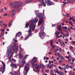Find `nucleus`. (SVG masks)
<instances>
[{
    "label": "nucleus",
    "instance_id": "nucleus-1",
    "mask_svg": "<svg viewBox=\"0 0 75 75\" xmlns=\"http://www.w3.org/2000/svg\"><path fill=\"white\" fill-rule=\"evenodd\" d=\"M44 26H41L40 28V31L39 33V35L41 38V39H42V38L44 37L45 35V33L44 32H43V31H44Z\"/></svg>",
    "mask_w": 75,
    "mask_h": 75
},
{
    "label": "nucleus",
    "instance_id": "nucleus-2",
    "mask_svg": "<svg viewBox=\"0 0 75 75\" xmlns=\"http://www.w3.org/2000/svg\"><path fill=\"white\" fill-rule=\"evenodd\" d=\"M19 4L18 5L17 4L14 5V3H12L10 4V6H12L13 8H20L21 7H22V2L21 1L19 2Z\"/></svg>",
    "mask_w": 75,
    "mask_h": 75
},
{
    "label": "nucleus",
    "instance_id": "nucleus-3",
    "mask_svg": "<svg viewBox=\"0 0 75 75\" xmlns=\"http://www.w3.org/2000/svg\"><path fill=\"white\" fill-rule=\"evenodd\" d=\"M30 69V64L28 63L25 65L24 67L23 75H27L28 71Z\"/></svg>",
    "mask_w": 75,
    "mask_h": 75
},
{
    "label": "nucleus",
    "instance_id": "nucleus-4",
    "mask_svg": "<svg viewBox=\"0 0 75 75\" xmlns=\"http://www.w3.org/2000/svg\"><path fill=\"white\" fill-rule=\"evenodd\" d=\"M40 15L38 16L39 18L40 19L38 22V25H40L42 24V23L44 22V21L43 20V17H42V14L40 13Z\"/></svg>",
    "mask_w": 75,
    "mask_h": 75
},
{
    "label": "nucleus",
    "instance_id": "nucleus-5",
    "mask_svg": "<svg viewBox=\"0 0 75 75\" xmlns=\"http://www.w3.org/2000/svg\"><path fill=\"white\" fill-rule=\"evenodd\" d=\"M29 28L30 30H28V33H31V30H32L33 31L34 30H35V25H34L33 24H31L29 26Z\"/></svg>",
    "mask_w": 75,
    "mask_h": 75
},
{
    "label": "nucleus",
    "instance_id": "nucleus-6",
    "mask_svg": "<svg viewBox=\"0 0 75 75\" xmlns=\"http://www.w3.org/2000/svg\"><path fill=\"white\" fill-rule=\"evenodd\" d=\"M32 65H33V66H35V69H33V71H35V72H39V71H40V69L38 67V65L37 64L34 65L33 64Z\"/></svg>",
    "mask_w": 75,
    "mask_h": 75
},
{
    "label": "nucleus",
    "instance_id": "nucleus-7",
    "mask_svg": "<svg viewBox=\"0 0 75 75\" xmlns=\"http://www.w3.org/2000/svg\"><path fill=\"white\" fill-rule=\"evenodd\" d=\"M6 53L8 54V57H9V56H10V57H11V48H10V47H8Z\"/></svg>",
    "mask_w": 75,
    "mask_h": 75
},
{
    "label": "nucleus",
    "instance_id": "nucleus-8",
    "mask_svg": "<svg viewBox=\"0 0 75 75\" xmlns=\"http://www.w3.org/2000/svg\"><path fill=\"white\" fill-rule=\"evenodd\" d=\"M26 62L25 60L21 62V63H18V66H19V68H21V67H23V65H25L26 63Z\"/></svg>",
    "mask_w": 75,
    "mask_h": 75
},
{
    "label": "nucleus",
    "instance_id": "nucleus-9",
    "mask_svg": "<svg viewBox=\"0 0 75 75\" xmlns=\"http://www.w3.org/2000/svg\"><path fill=\"white\" fill-rule=\"evenodd\" d=\"M37 59V57H35L33 58L32 60L31 61V63L32 65H33L34 63H35L36 62Z\"/></svg>",
    "mask_w": 75,
    "mask_h": 75
},
{
    "label": "nucleus",
    "instance_id": "nucleus-10",
    "mask_svg": "<svg viewBox=\"0 0 75 75\" xmlns=\"http://www.w3.org/2000/svg\"><path fill=\"white\" fill-rule=\"evenodd\" d=\"M45 1L47 6H51L52 4V2L50 0H45Z\"/></svg>",
    "mask_w": 75,
    "mask_h": 75
},
{
    "label": "nucleus",
    "instance_id": "nucleus-11",
    "mask_svg": "<svg viewBox=\"0 0 75 75\" xmlns=\"http://www.w3.org/2000/svg\"><path fill=\"white\" fill-rule=\"evenodd\" d=\"M38 21V18H35L33 19L31 21V22L32 23H37V21Z\"/></svg>",
    "mask_w": 75,
    "mask_h": 75
},
{
    "label": "nucleus",
    "instance_id": "nucleus-12",
    "mask_svg": "<svg viewBox=\"0 0 75 75\" xmlns=\"http://www.w3.org/2000/svg\"><path fill=\"white\" fill-rule=\"evenodd\" d=\"M10 66L12 67L14 69H15L17 68V66L16 64H13V63H11V64Z\"/></svg>",
    "mask_w": 75,
    "mask_h": 75
},
{
    "label": "nucleus",
    "instance_id": "nucleus-13",
    "mask_svg": "<svg viewBox=\"0 0 75 75\" xmlns=\"http://www.w3.org/2000/svg\"><path fill=\"white\" fill-rule=\"evenodd\" d=\"M14 52L15 53H16L18 51V47L16 46L13 49Z\"/></svg>",
    "mask_w": 75,
    "mask_h": 75
},
{
    "label": "nucleus",
    "instance_id": "nucleus-14",
    "mask_svg": "<svg viewBox=\"0 0 75 75\" xmlns=\"http://www.w3.org/2000/svg\"><path fill=\"white\" fill-rule=\"evenodd\" d=\"M21 32H19L18 33H17L16 35V37H20L21 36Z\"/></svg>",
    "mask_w": 75,
    "mask_h": 75
},
{
    "label": "nucleus",
    "instance_id": "nucleus-15",
    "mask_svg": "<svg viewBox=\"0 0 75 75\" xmlns=\"http://www.w3.org/2000/svg\"><path fill=\"white\" fill-rule=\"evenodd\" d=\"M12 14H11V17H13L14 15V12H16V9H14V10H12Z\"/></svg>",
    "mask_w": 75,
    "mask_h": 75
},
{
    "label": "nucleus",
    "instance_id": "nucleus-16",
    "mask_svg": "<svg viewBox=\"0 0 75 75\" xmlns=\"http://www.w3.org/2000/svg\"><path fill=\"white\" fill-rule=\"evenodd\" d=\"M55 34H56V37H58V35L60 34V32H59V31H57L55 33Z\"/></svg>",
    "mask_w": 75,
    "mask_h": 75
},
{
    "label": "nucleus",
    "instance_id": "nucleus-17",
    "mask_svg": "<svg viewBox=\"0 0 75 75\" xmlns=\"http://www.w3.org/2000/svg\"><path fill=\"white\" fill-rule=\"evenodd\" d=\"M1 62L3 65V69H4L5 68H6V64H4V62L3 61H1Z\"/></svg>",
    "mask_w": 75,
    "mask_h": 75
},
{
    "label": "nucleus",
    "instance_id": "nucleus-18",
    "mask_svg": "<svg viewBox=\"0 0 75 75\" xmlns=\"http://www.w3.org/2000/svg\"><path fill=\"white\" fill-rule=\"evenodd\" d=\"M11 75H17V72L15 71H13L12 72H11Z\"/></svg>",
    "mask_w": 75,
    "mask_h": 75
},
{
    "label": "nucleus",
    "instance_id": "nucleus-19",
    "mask_svg": "<svg viewBox=\"0 0 75 75\" xmlns=\"http://www.w3.org/2000/svg\"><path fill=\"white\" fill-rule=\"evenodd\" d=\"M57 28L59 31H62V27H60V26H57Z\"/></svg>",
    "mask_w": 75,
    "mask_h": 75
},
{
    "label": "nucleus",
    "instance_id": "nucleus-20",
    "mask_svg": "<svg viewBox=\"0 0 75 75\" xmlns=\"http://www.w3.org/2000/svg\"><path fill=\"white\" fill-rule=\"evenodd\" d=\"M19 58H23V55L20 54V53H19Z\"/></svg>",
    "mask_w": 75,
    "mask_h": 75
},
{
    "label": "nucleus",
    "instance_id": "nucleus-21",
    "mask_svg": "<svg viewBox=\"0 0 75 75\" xmlns=\"http://www.w3.org/2000/svg\"><path fill=\"white\" fill-rule=\"evenodd\" d=\"M65 67L66 69H69V66L68 64H67L65 66Z\"/></svg>",
    "mask_w": 75,
    "mask_h": 75
},
{
    "label": "nucleus",
    "instance_id": "nucleus-22",
    "mask_svg": "<svg viewBox=\"0 0 75 75\" xmlns=\"http://www.w3.org/2000/svg\"><path fill=\"white\" fill-rule=\"evenodd\" d=\"M28 25H29V23L28 22L27 23H26L25 28L26 27V28H28Z\"/></svg>",
    "mask_w": 75,
    "mask_h": 75
},
{
    "label": "nucleus",
    "instance_id": "nucleus-23",
    "mask_svg": "<svg viewBox=\"0 0 75 75\" xmlns=\"http://www.w3.org/2000/svg\"><path fill=\"white\" fill-rule=\"evenodd\" d=\"M54 72H55V73H56H56H57V74H58L59 73V71H58V70H56V69H54Z\"/></svg>",
    "mask_w": 75,
    "mask_h": 75
},
{
    "label": "nucleus",
    "instance_id": "nucleus-24",
    "mask_svg": "<svg viewBox=\"0 0 75 75\" xmlns=\"http://www.w3.org/2000/svg\"><path fill=\"white\" fill-rule=\"evenodd\" d=\"M28 56V55H27V54L25 55H24V59H26V58H27V57Z\"/></svg>",
    "mask_w": 75,
    "mask_h": 75
},
{
    "label": "nucleus",
    "instance_id": "nucleus-25",
    "mask_svg": "<svg viewBox=\"0 0 75 75\" xmlns=\"http://www.w3.org/2000/svg\"><path fill=\"white\" fill-rule=\"evenodd\" d=\"M19 48L21 51H23V49H22V48L21 47V45H20L19 46Z\"/></svg>",
    "mask_w": 75,
    "mask_h": 75
},
{
    "label": "nucleus",
    "instance_id": "nucleus-26",
    "mask_svg": "<svg viewBox=\"0 0 75 75\" xmlns=\"http://www.w3.org/2000/svg\"><path fill=\"white\" fill-rule=\"evenodd\" d=\"M73 46H70V50H71V51H72V50H73Z\"/></svg>",
    "mask_w": 75,
    "mask_h": 75
},
{
    "label": "nucleus",
    "instance_id": "nucleus-27",
    "mask_svg": "<svg viewBox=\"0 0 75 75\" xmlns=\"http://www.w3.org/2000/svg\"><path fill=\"white\" fill-rule=\"evenodd\" d=\"M58 74H59V75H62L63 74L62 73V72H61L59 71V73H58Z\"/></svg>",
    "mask_w": 75,
    "mask_h": 75
},
{
    "label": "nucleus",
    "instance_id": "nucleus-28",
    "mask_svg": "<svg viewBox=\"0 0 75 75\" xmlns=\"http://www.w3.org/2000/svg\"><path fill=\"white\" fill-rule=\"evenodd\" d=\"M53 42V40H51L50 42V44L52 45V43Z\"/></svg>",
    "mask_w": 75,
    "mask_h": 75
},
{
    "label": "nucleus",
    "instance_id": "nucleus-29",
    "mask_svg": "<svg viewBox=\"0 0 75 75\" xmlns=\"http://www.w3.org/2000/svg\"><path fill=\"white\" fill-rule=\"evenodd\" d=\"M13 41L14 43H15V42H16L17 41V40H15V39H13Z\"/></svg>",
    "mask_w": 75,
    "mask_h": 75
},
{
    "label": "nucleus",
    "instance_id": "nucleus-30",
    "mask_svg": "<svg viewBox=\"0 0 75 75\" xmlns=\"http://www.w3.org/2000/svg\"><path fill=\"white\" fill-rule=\"evenodd\" d=\"M70 74H71V75H74V72L72 71H70Z\"/></svg>",
    "mask_w": 75,
    "mask_h": 75
},
{
    "label": "nucleus",
    "instance_id": "nucleus-31",
    "mask_svg": "<svg viewBox=\"0 0 75 75\" xmlns=\"http://www.w3.org/2000/svg\"><path fill=\"white\" fill-rule=\"evenodd\" d=\"M4 32H3V33H1V36H3V35H4Z\"/></svg>",
    "mask_w": 75,
    "mask_h": 75
},
{
    "label": "nucleus",
    "instance_id": "nucleus-32",
    "mask_svg": "<svg viewBox=\"0 0 75 75\" xmlns=\"http://www.w3.org/2000/svg\"><path fill=\"white\" fill-rule=\"evenodd\" d=\"M0 12H1L2 13H3V12H4V10L3 8L0 10Z\"/></svg>",
    "mask_w": 75,
    "mask_h": 75
},
{
    "label": "nucleus",
    "instance_id": "nucleus-33",
    "mask_svg": "<svg viewBox=\"0 0 75 75\" xmlns=\"http://www.w3.org/2000/svg\"><path fill=\"white\" fill-rule=\"evenodd\" d=\"M1 31H2V33H4V29H1Z\"/></svg>",
    "mask_w": 75,
    "mask_h": 75
},
{
    "label": "nucleus",
    "instance_id": "nucleus-34",
    "mask_svg": "<svg viewBox=\"0 0 75 75\" xmlns=\"http://www.w3.org/2000/svg\"><path fill=\"white\" fill-rule=\"evenodd\" d=\"M5 72V69H3V71L2 72V74H3V73Z\"/></svg>",
    "mask_w": 75,
    "mask_h": 75
},
{
    "label": "nucleus",
    "instance_id": "nucleus-35",
    "mask_svg": "<svg viewBox=\"0 0 75 75\" xmlns=\"http://www.w3.org/2000/svg\"><path fill=\"white\" fill-rule=\"evenodd\" d=\"M8 25L9 26H11V25H12V23L11 22H10L9 23Z\"/></svg>",
    "mask_w": 75,
    "mask_h": 75
},
{
    "label": "nucleus",
    "instance_id": "nucleus-36",
    "mask_svg": "<svg viewBox=\"0 0 75 75\" xmlns=\"http://www.w3.org/2000/svg\"><path fill=\"white\" fill-rule=\"evenodd\" d=\"M38 65L40 67H42V65L41 64H39Z\"/></svg>",
    "mask_w": 75,
    "mask_h": 75
},
{
    "label": "nucleus",
    "instance_id": "nucleus-37",
    "mask_svg": "<svg viewBox=\"0 0 75 75\" xmlns=\"http://www.w3.org/2000/svg\"><path fill=\"white\" fill-rule=\"evenodd\" d=\"M72 44H75V41H72L71 42Z\"/></svg>",
    "mask_w": 75,
    "mask_h": 75
},
{
    "label": "nucleus",
    "instance_id": "nucleus-38",
    "mask_svg": "<svg viewBox=\"0 0 75 75\" xmlns=\"http://www.w3.org/2000/svg\"><path fill=\"white\" fill-rule=\"evenodd\" d=\"M66 15L67 17H70V15L68 13H67L66 14Z\"/></svg>",
    "mask_w": 75,
    "mask_h": 75
},
{
    "label": "nucleus",
    "instance_id": "nucleus-39",
    "mask_svg": "<svg viewBox=\"0 0 75 75\" xmlns=\"http://www.w3.org/2000/svg\"><path fill=\"white\" fill-rule=\"evenodd\" d=\"M32 36V34L31 33H30V34H29L28 37H31V36Z\"/></svg>",
    "mask_w": 75,
    "mask_h": 75
},
{
    "label": "nucleus",
    "instance_id": "nucleus-40",
    "mask_svg": "<svg viewBox=\"0 0 75 75\" xmlns=\"http://www.w3.org/2000/svg\"><path fill=\"white\" fill-rule=\"evenodd\" d=\"M45 72H47V73H48V72H49V70H45Z\"/></svg>",
    "mask_w": 75,
    "mask_h": 75
},
{
    "label": "nucleus",
    "instance_id": "nucleus-41",
    "mask_svg": "<svg viewBox=\"0 0 75 75\" xmlns=\"http://www.w3.org/2000/svg\"><path fill=\"white\" fill-rule=\"evenodd\" d=\"M63 29H64V30H66V29H67V27H63Z\"/></svg>",
    "mask_w": 75,
    "mask_h": 75
},
{
    "label": "nucleus",
    "instance_id": "nucleus-42",
    "mask_svg": "<svg viewBox=\"0 0 75 75\" xmlns=\"http://www.w3.org/2000/svg\"><path fill=\"white\" fill-rule=\"evenodd\" d=\"M74 66H73V65H71V66H70V68H71V69H73V68H72V67H73Z\"/></svg>",
    "mask_w": 75,
    "mask_h": 75
},
{
    "label": "nucleus",
    "instance_id": "nucleus-43",
    "mask_svg": "<svg viewBox=\"0 0 75 75\" xmlns=\"http://www.w3.org/2000/svg\"><path fill=\"white\" fill-rule=\"evenodd\" d=\"M59 52H62V49H61V48H59Z\"/></svg>",
    "mask_w": 75,
    "mask_h": 75
},
{
    "label": "nucleus",
    "instance_id": "nucleus-44",
    "mask_svg": "<svg viewBox=\"0 0 75 75\" xmlns=\"http://www.w3.org/2000/svg\"><path fill=\"white\" fill-rule=\"evenodd\" d=\"M12 60L13 61H14V62H16V60L14 59H12Z\"/></svg>",
    "mask_w": 75,
    "mask_h": 75
},
{
    "label": "nucleus",
    "instance_id": "nucleus-45",
    "mask_svg": "<svg viewBox=\"0 0 75 75\" xmlns=\"http://www.w3.org/2000/svg\"><path fill=\"white\" fill-rule=\"evenodd\" d=\"M28 38V36H26L25 38V39H24V40H26V39H27V38Z\"/></svg>",
    "mask_w": 75,
    "mask_h": 75
},
{
    "label": "nucleus",
    "instance_id": "nucleus-46",
    "mask_svg": "<svg viewBox=\"0 0 75 75\" xmlns=\"http://www.w3.org/2000/svg\"><path fill=\"white\" fill-rule=\"evenodd\" d=\"M59 69H60V70H61L62 71V69H61L62 68L60 66H59Z\"/></svg>",
    "mask_w": 75,
    "mask_h": 75
},
{
    "label": "nucleus",
    "instance_id": "nucleus-47",
    "mask_svg": "<svg viewBox=\"0 0 75 75\" xmlns=\"http://www.w3.org/2000/svg\"><path fill=\"white\" fill-rule=\"evenodd\" d=\"M68 59V61H71V58Z\"/></svg>",
    "mask_w": 75,
    "mask_h": 75
},
{
    "label": "nucleus",
    "instance_id": "nucleus-48",
    "mask_svg": "<svg viewBox=\"0 0 75 75\" xmlns=\"http://www.w3.org/2000/svg\"><path fill=\"white\" fill-rule=\"evenodd\" d=\"M42 67H43V68H45V65H42Z\"/></svg>",
    "mask_w": 75,
    "mask_h": 75
},
{
    "label": "nucleus",
    "instance_id": "nucleus-49",
    "mask_svg": "<svg viewBox=\"0 0 75 75\" xmlns=\"http://www.w3.org/2000/svg\"><path fill=\"white\" fill-rule=\"evenodd\" d=\"M7 16V13H5L4 14V16Z\"/></svg>",
    "mask_w": 75,
    "mask_h": 75
},
{
    "label": "nucleus",
    "instance_id": "nucleus-50",
    "mask_svg": "<svg viewBox=\"0 0 75 75\" xmlns=\"http://www.w3.org/2000/svg\"><path fill=\"white\" fill-rule=\"evenodd\" d=\"M61 59H64V57H63V56H62L61 57Z\"/></svg>",
    "mask_w": 75,
    "mask_h": 75
},
{
    "label": "nucleus",
    "instance_id": "nucleus-51",
    "mask_svg": "<svg viewBox=\"0 0 75 75\" xmlns=\"http://www.w3.org/2000/svg\"><path fill=\"white\" fill-rule=\"evenodd\" d=\"M56 25V24H54L53 25H52V27H55Z\"/></svg>",
    "mask_w": 75,
    "mask_h": 75
},
{
    "label": "nucleus",
    "instance_id": "nucleus-52",
    "mask_svg": "<svg viewBox=\"0 0 75 75\" xmlns=\"http://www.w3.org/2000/svg\"><path fill=\"white\" fill-rule=\"evenodd\" d=\"M70 29H74V28L72 27H70Z\"/></svg>",
    "mask_w": 75,
    "mask_h": 75
},
{
    "label": "nucleus",
    "instance_id": "nucleus-53",
    "mask_svg": "<svg viewBox=\"0 0 75 75\" xmlns=\"http://www.w3.org/2000/svg\"><path fill=\"white\" fill-rule=\"evenodd\" d=\"M69 24L71 25V24H72V22L71 21H70L69 22Z\"/></svg>",
    "mask_w": 75,
    "mask_h": 75
},
{
    "label": "nucleus",
    "instance_id": "nucleus-54",
    "mask_svg": "<svg viewBox=\"0 0 75 75\" xmlns=\"http://www.w3.org/2000/svg\"><path fill=\"white\" fill-rule=\"evenodd\" d=\"M47 68H49V67H50V65L49 64H47Z\"/></svg>",
    "mask_w": 75,
    "mask_h": 75
},
{
    "label": "nucleus",
    "instance_id": "nucleus-55",
    "mask_svg": "<svg viewBox=\"0 0 75 75\" xmlns=\"http://www.w3.org/2000/svg\"><path fill=\"white\" fill-rule=\"evenodd\" d=\"M33 1V0H30V1H29L28 2V3H31V1Z\"/></svg>",
    "mask_w": 75,
    "mask_h": 75
},
{
    "label": "nucleus",
    "instance_id": "nucleus-56",
    "mask_svg": "<svg viewBox=\"0 0 75 75\" xmlns=\"http://www.w3.org/2000/svg\"><path fill=\"white\" fill-rule=\"evenodd\" d=\"M67 30H68V31H71L70 29H69V28H67Z\"/></svg>",
    "mask_w": 75,
    "mask_h": 75
},
{
    "label": "nucleus",
    "instance_id": "nucleus-57",
    "mask_svg": "<svg viewBox=\"0 0 75 75\" xmlns=\"http://www.w3.org/2000/svg\"><path fill=\"white\" fill-rule=\"evenodd\" d=\"M46 60H48V59H49V58L48 57H46Z\"/></svg>",
    "mask_w": 75,
    "mask_h": 75
},
{
    "label": "nucleus",
    "instance_id": "nucleus-58",
    "mask_svg": "<svg viewBox=\"0 0 75 75\" xmlns=\"http://www.w3.org/2000/svg\"><path fill=\"white\" fill-rule=\"evenodd\" d=\"M16 45H17L16 43H14V44H13V46L14 47H15V46H16Z\"/></svg>",
    "mask_w": 75,
    "mask_h": 75
},
{
    "label": "nucleus",
    "instance_id": "nucleus-59",
    "mask_svg": "<svg viewBox=\"0 0 75 75\" xmlns=\"http://www.w3.org/2000/svg\"><path fill=\"white\" fill-rule=\"evenodd\" d=\"M62 35H60V36H58V37H59V38H60V37H62Z\"/></svg>",
    "mask_w": 75,
    "mask_h": 75
},
{
    "label": "nucleus",
    "instance_id": "nucleus-60",
    "mask_svg": "<svg viewBox=\"0 0 75 75\" xmlns=\"http://www.w3.org/2000/svg\"><path fill=\"white\" fill-rule=\"evenodd\" d=\"M43 4V2H42L41 4H40L39 6H42V5Z\"/></svg>",
    "mask_w": 75,
    "mask_h": 75
},
{
    "label": "nucleus",
    "instance_id": "nucleus-61",
    "mask_svg": "<svg viewBox=\"0 0 75 75\" xmlns=\"http://www.w3.org/2000/svg\"><path fill=\"white\" fill-rule=\"evenodd\" d=\"M43 4L44 6H45H45H46V4H44V3H43Z\"/></svg>",
    "mask_w": 75,
    "mask_h": 75
},
{
    "label": "nucleus",
    "instance_id": "nucleus-62",
    "mask_svg": "<svg viewBox=\"0 0 75 75\" xmlns=\"http://www.w3.org/2000/svg\"><path fill=\"white\" fill-rule=\"evenodd\" d=\"M72 20L74 21V22H75V19H73Z\"/></svg>",
    "mask_w": 75,
    "mask_h": 75
},
{
    "label": "nucleus",
    "instance_id": "nucleus-63",
    "mask_svg": "<svg viewBox=\"0 0 75 75\" xmlns=\"http://www.w3.org/2000/svg\"><path fill=\"white\" fill-rule=\"evenodd\" d=\"M72 19V17H71L69 18V20H71Z\"/></svg>",
    "mask_w": 75,
    "mask_h": 75
},
{
    "label": "nucleus",
    "instance_id": "nucleus-64",
    "mask_svg": "<svg viewBox=\"0 0 75 75\" xmlns=\"http://www.w3.org/2000/svg\"><path fill=\"white\" fill-rule=\"evenodd\" d=\"M4 10H7V8L5 7L4 8Z\"/></svg>",
    "mask_w": 75,
    "mask_h": 75
}]
</instances>
